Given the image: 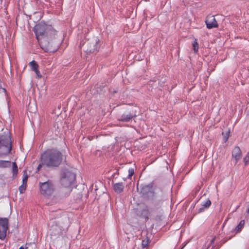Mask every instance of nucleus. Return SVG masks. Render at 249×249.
Listing matches in <instances>:
<instances>
[{
	"label": "nucleus",
	"instance_id": "f257e3e1",
	"mask_svg": "<svg viewBox=\"0 0 249 249\" xmlns=\"http://www.w3.org/2000/svg\"><path fill=\"white\" fill-rule=\"evenodd\" d=\"M38 41L46 36V39L42 42L41 48L46 52L54 53L58 49L60 40L56 37L57 32L44 23L36 24L34 29Z\"/></svg>",
	"mask_w": 249,
	"mask_h": 249
},
{
	"label": "nucleus",
	"instance_id": "f03ea898",
	"mask_svg": "<svg viewBox=\"0 0 249 249\" xmlns=\"http://www.w3.org/2000/svg\"><path fill=\"white\" fill-rule=\"evenodd\" d=\"M63 160V155L58 149L54 148L47 149L41 155V163L38 165L37 169L39 170L42 166L50 168L58 167Z\"/></svg>",
	"mask_w": 249,
	"mask_h": 249
},
{
	"label": "nucleus",
	"instance_id": "7ed1b4c3",
	"mask_svg": "<svg viewBox=\"0 0 249 249\" xmlns=\"http://www.w3.org/2000/svg\"><path fill=\"white\" fill-rule=\"evenodd\" d=\"M12 148L10 133L9 131L0 134V156H7Z\"/></svg>",
	"mask_w": 249,
	"mask_h": 249
},
{
	"label": "nucleus",
	"instance_id": "20e7f679",
	"mask_svg": "<svg viewBox=\"0 0 249 249\" xmlns=\"http://www.w3.org/2000/svg\"><path fill=\"white\" fill-rule=\"evenodd\" d=\"M39 191L44 197L52 196L55 191V186L52 180H48L44 182H39Z\"/></svg>",
	"mask_w": 249,
	"mask_h": 249
},
{
	"label": "nucleus",
	"instance_id": "39448f33",
	"mask_svg": "<svg viewBox=\"0 0 249 249\" xmlns=\"http://www.w3.org/2000/svg\"><path fill=\"white\" fill-rule=\"evenodd\" d=\"M100 47L99 39L97 37H93L87 40L84 51L87 54L93 53L98 52Z\"/></svg>",
	"mask_w": 249,
	"mask_h": 249
},
{
	"label": "nucleus",
	"instance_id": "423d86ee",
	"mask_svg": "<svg viewBox=\"0 0 249 249\" xmlns=\"http://www.w3.org/2000/svg\"><path fill=\"white\" fill-rule=\"evenodd\" d=\"M50 235L52 237L57 238L63 234V229L59 223L54 220L50 221L48 224Z\"/></svg>",
	"mask_w": 249,
	"mask_h": 249
},
{
	"label": "nucleus",
	"instance_id": "0eeeda50",
	"mask_svg": "<svg viewBox=\"0 0 249 249\" xmlns=\"http://www.w3.org/2000/svg\"><path fill=\"white\" fill-rule=\"evenodd\" d=\"M75 178V175L72 173L66 171L63 174L60 181L61 184L65 187H67L71 186Z\"/></svg>",
	"mask_w": 249,
	"mask_h": 249
},
{
	"label": "nucleus",
	"instance_id": "6e6552de",
	"mask_svg": "<svg viewBox=\"0 0 249 249\" xmlns=\"http://www.w3.org/2000/svg\"><path fill=\"white\" fill-rule=\"evenodd\" d=\"M8 229V219L0 218V239L4 240L6 236L7 230Z\"/></svg>",
	"mask_w": 249,
	"mask_h": 249
},
{
	"label": "nucleus",
	"instance_id": "1a4fd4ad",
	"mask_svg": "<svg viewBox=\"0 0 249 249\" xmlns=\"http://www.w3.org/2000/svg\"><path fill=\"white\" fill-rule=\"evenodd\" d=\"M205 23L206 24L207 27L208 29L216 28L218 26L214 16L212 15L207 16L205 20Z\"/></svg>",
	"mask_w": 249,
	"mask_h": 249
},
{
	"label": "nucleus",
	"instance_id": "9d476101",
	"mask_svg": "<svg viewBox=\"0 0 249 249\" xmlns=\"http://www.w3.org/2000/svg\"><path fill=\"white\" fill-rule=\"evenodd\" d=\"M242 157V151L238 146H235L232 151V158L235 160V164H236Z\"/></svg>",
	"mask_w": 249,
	"mask_h": 249
},
{
	"label": "nucleus",
	"instance_id": "9b49d317",
	"mask_svg": "<svg viewBox=\"0 0 249 249\" xmlns=\"http://www.w3.org/2000/svg\"><path fill=\"white\" fill-rule=\"evenodd\" d=\"M136 116V114H133L129 112H125L118 120L121 122H128Z\"/></svg>",
	"mask_w": 249,
	"mask_h": 249
},
{
	"label": "nucleus",
	"instance_id": "f8f14e48",
	"mask_svg": "<svg viewBox=\"0 0 249 249\" xmlns=\"http://www.w3.org/2000/svg\"><path fill=\"white\" fill-rule=\"evenodd\" d=\"M113 188L116 193L119 194L124 191V187L123 182H118L114 184Z\"/></svg>",
	"mask_w": 249,
	"mask_h": 249
},
{
	"label": "nucleus",
	"instance_id": "ddd939ff",
	"mask_svg": "<svg viewBox=\"0 0 249 249\" xmlns=\"http://www.w3.org/2000/svg\"><path fill=\"white\" fill-rule=\"evenodd\" d=\"M11 161L8 160H0V168H8L11 165Z\"/></svg>",
	"mask_w": 249,
	"mask_h": 249
},
{
	"label": "nucleus",
	"instance_id": "4468645a",
	"mask_svg": "<svg viewBox=\"0 0 249 249\" xmlns=\"http://www.w3.org/2000/svg\"><path fill=\"white\" fill-rule=\"evenodd\" d=\"M141 215L142 217H143L145 219H148L149 218V216L150 215L149 210L147 208L143 209L142 211Z\"/></svg>",
	"mask_w": 249,
	"mask_h": 249
},
{
	"label": "nucleus",
	"instance_id": "2eb2a0df",
	"mask_svg": "<svg viewBox=\"0 0 249 249\" xmlns=\"http://www.w3.org/2000/svg\"><path fill=\"white\" fill-rule=\"evenodd\" d=\"M245 225V220H241L239 224L235 228V231L236 232H239L241 231Z\"/></svg>",
	"mask_w": 249,
	"mask_h": 249
},
{
	"label": "nucleus",
	"instance_id": "dca6fc26",
	"mask_svg": "<svg viewBox=\"0 0 249 249\" xmlns=\"http://www.w3.org/2000/svg\"><path fill=\"white\" fill-rule=\"evenodd\" d=\"M29 65L30 66L33 71H36L38 68V65L35 60H33L30 62L29 64Z\"/></svg>",
	"mask_w": 249,
	"mask_h": 249
},
{
	"label": "nucleus",
	"instance_id": "f3484780",
	"mask_svg": "<svg viewBox=\"0 0 249 249\" xmlns=\"http://www.w3.org/2000/svg\"><path fill=\"white\" fill-rule=\"evenodd\" d=\"M193 47L194 53H196L198 52V43L196 39H195L193 43Z\"/></svg>",
	"mask_w": 249,
	"mask_h": 249
},
{
	"label": "nucleus",
	"instance_id": "a211bd4d",
	"mask_svg": "<svg viewBox=\"0 0 249 249\" xmlns=\"http://www.w3.org/2000/svg\"><path fill=\"white\" fill-rule=\"evenodd\" d=\"M149 243H150V240L148 238V237H146L145 239H143L142 242V248H146L148 246Z\"/></svg>",
	"mask_w": 249,
	"mask_h": 249
},
{
	"label": "nucleus",
	"instance_id": "6ab92c4d",
	"mask_svg": "<svg viewBox=\"0 0 249 249\" xmlns=\"http://www.w3.org/2000/svg\"><path fill=\"white\" fill-rule=\"evenodd\" d=\"M28 178V176L26 171L24 172L22 177V184L27 186V180Z\"/></svg>",
	"mask_w": 249,
	"mask_h": 249
},
{
	"label": "nucleus",
	"instance_id": "aec40b11",
	"mask_svg": "<svg viewBox=\"0 0 249 249\" xmlns=\"http://www.w3.org/2000/svg\"><path fill=\"white\" fill-rule=\"evenodd\" d=\"M12 170L14 175H16L18 172V166L15 162L12 163Z\"/></svg>",
	"mask_w": 249,
	"mask_h": 249
},
{
	"label": "nucleus",
	"instance_id": "412c9836",
	"mask_svg": "<svg viewBox=\"0 0 249 249\" xmlns=\"http://www.w3.org/2000/svg\"><path fill=\"white\" fill-rule=\"evenodd\" d=\"M128 175L127 178L131 179L132 176L134 174V169L132 168H129L128 169Z\"/></svg>",
	"mask_w": 249,
	"mask_h": 249
},
{
	"label": "nucleus",
	"instance_id": "4be33fe9",
	"mask_svg": "<svg viewBox=\"0 0 249 249\" xmlns=\"http://www.w3.org/2000/svg\"><path fill=\"white\" fill-rule=\"evenodd\" d=\"M211 204V202L209 199H207L205 202H204L202 206H203L204 208H208L210 206Z\"/></svg>",
	"mask_w": 249,
	"mask_h": 249
},
{
	"label": "nucleus",
	"instance_id": "5701e85b",
	"mask_svg": "<svg viewBox=\"0 0 249 249\" xmlns=\"http://www.w3.org/2000/svg\"><path fill=\"white\" fill-rule=\"evenodd\" d=\"M167 199V197L166 196V195L162 193L161 196L160 197V198L158 199V201L159 202H162Z\"/></svg>",
	"mask_w": 249,
	"mask_h": 249
},
{
	"label": "nucleus",
	"instance_id": "b1692460",
	"mask_svg": "<svg viewBox=\"0 0 249 249\" xmlns=\"http://www.w3.org/2000/svg\"><path fill=\"white\" fill-rule=\"evenodd\" d=\"M27 186L22 184L19 187V191L20 194L23 193L26 189Z\"/></svg>",
	"mask_w": 249,
	"mask_h": 249
},
{
	"label": "nucleus",
	"instance_id": "393cba45",
	"mask_svg": "<svg viewBox=\"0 0 249 249\" xmlns=\"http://www.w3.org/2000/svg\"><path fill=\"white\" fill-rule=\"evenodd\" d=\"M244 161L245 165H247L249 163V152L247 153L244 158Z\"/></svg>",
	"mask_w": 249,
	"mask_h": 249
},
{
	"label": "nucleus",
	"instance_id": "a878e982",
	"mask_svg": "<svg viewBox=\"0 0 249 249\" xmlns=\"http://www.w3.org/2000/svg\"><path fill=\"white\" fill-rule=\"evenodd\" d=\"M35 72V73H36L37 76L38 77V78H41L42 77V75L41 74H40L39 71H38V69L36 70V71H34Z\"/></svg>",
	"mask_w": 249,
	"mask_h": 249
},
{
	"label": "nucleus",
	"instance_id": "bb28decb",
	"mask_svg": "<svg viewBox=\"0 0 249 249\" xmlns=\"http://www.w3.org/2000/svg\"><path fill=\"white\" fill-rule=\"evenodd\" d=\"M214 241H215V237H213L211 240L210 242L207 249H208L211 246H212L214 243Z\"/></svg>",
	"mask_w": 249,
	"mask_h": 249
},
{
	"label": "nucleus",
	"instance_id": "cd10ccee",
	"mask_svg": "<svg viewBox=\"0 0 249 249\" xmlns=\"http://www.w3.org/2000/svg\"><path fill=\"white\" fill-rule=\"evenodd\" d=\"M28 249V247H25V248H24L23 246H21L19 249Z\"/></svg>",
	"mask_w": 249,
	"mask_h": 249
},
{
	"label": "nucleus",
	"instance_id": "c85d7f7f",
	"mask_svg": "<svg viewBox=\"0 0 249 249\" xmlns=\"http://www.w3.org/2000/svg\"><path fill=\"white\" fill-rule=\"evenodd\" d=\"M201 211H202V209H201V208H200V209H199V212H201Z\"/></svg>",
	"mask_w": 249,
	"mask_h": 249
},
{
	"label": "nucleus",
	"instance_id": "c756f323",
	"mask_svg": "<svg viewBox=\"0 0 249 249\" xmlns=\"http://www.w3.org/2000/svg\"><path fill=\"white\" fill-rule=\"evenodd\" d=\"M150 193H152L153 195H154V192H150Z\"/></svg>",
	"mask_w": 249,
	"mask_h": 249
},
{
	"label": "nucleus",
	"instance_id": "7c9ffc66",
	"mask_svg": "<svg viewBox=\"0 0 249 249\" xmlns=\"http://www.w3.org/2000/svg\"><path fill=\"white\" fill-rule=\"evenodd\" d=\"M248 213H249V208L248 209Z\"/></svg>",
	"mask_w": 249,
	"mask_h": 249
}]
</instances>
